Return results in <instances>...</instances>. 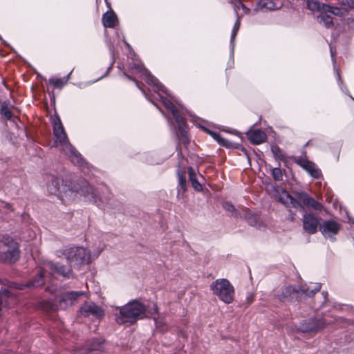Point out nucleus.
<instances>
[{
    "instance_id": "1",
    "label": "nucleus",
    "mask_w": 354,
    "mask_h": 354,
    "mask_svg": "<svg viewBox=\"0 0 354 354\" xmlns=\"http://www.w3.org/2000/svg\"><path fill=\"white\" fill-rule=\"evenodd\" d=\"M47 190L49 194L57 196L64 203L73 201L79 196H84L100 208L105 209L98 192L86 180L64 182L57 176H50L47 183Z\"/></svg>"
},
{
    "instance_id": "2",
    "label": "nucleus",
    "mask_w": 354,
    "mask_h": 354,
    "mask_svg": "<svg viewBox=\"0 0 354 354\" xmlns=\"http://www.w3.org/2000/svg\"><path fill=\"white\" fill-rule=\"evenodd\" d=\"M132 70V75H137L138 77L146 80L147 83L152 88L154 94L148 95L146 91L141 87L140 84L136 80V77L124 73V75L129 80H133L136 82L137 87L142 92L145 97L153 104L156 105L154 100H158V94H162L165 96L167 95L168 91L166 88L159 82V80L153 76L151 73L143 66L141 63L130 64Z\"/></svg>"
},
{
    "instance_id": "3",
    "label": "nucleus",
    "mask_w": 354,
    "mask_h": 354,
    "mask_svg": "<svg viewBox=\"0 0 354 354\" xmlns=\"http://www.w3.org/2000/svg\"><path fill=\"white\" fill-rule=\"evenodd\" d=\"M53 129L55 145L61 147L62 151L68 156L73 164L80 167H86L88 169V164L85 162L81 154L69 142L61 120L58 116L53 119Z\"/></svg>"
},
{
    "instance_id": "4",
    "label": "nucleus",
    "mask_w": 354,
    "mask_h": 354,
    "mask_svg": "<svg viewBox=\"0 0 354 354\" xmlns=\"http://www.w3.org/2000/svg\"><path fill=\"white\" fill-rule=\"evenodd\" d=\"M158 97L159 100L162 103L165 107L171 113L178 125L176 136L178 139L179 144L177 145L176 149L178 150L180 144L187 145L189 142V139L185 127V120L183 115L182 111H179L174 104V102L178 103L174 97L171 96L170 94H168L166 96L162 94H158Z\"/></svg>"
},
{
    "instance_id": "5",
    "label": "nucleus",
    "mask_w": 354,
    "mask_h": 354,
    "mask_svg": "<svg viewBox=\"0 0 354 354\" xmlns=\"http://www.w3.org/2000/svg\"><path fill=\"white\" fill-rule=\"evenodd\" d=\"M59 274L64 277H69L71 274L70 268L65 266H59L51 261L44 263L43 266L38 270V276L26 284H17V288L24 289V288H37L41 286L44 283V279L47 275Z\"/></svg>"
},
{
    "instance_id": "6",
    "label": "nucleus",
    "mask_w": 354,
    "mask_h": 354,
    "mask_svg": "<svg viewBox=\"0 0 354 354\" xmlns=\"http://www.w3.org/2000/svg\"><path fill=\"white\" fill-rule=\"evenodd\" d=\"M120 313L116 316L119 324L135 323L138 319L147 316L145 306L137 300L129 302L124 306L118 307Z\"/></svg>"
},
{
    "instance_id": "7",
    "label": "nucleus",
    "mask_w": 354,
    "mask_h": 354,
    "mask_svg": "<svg viewBox=\"0 0 354 354\" xmlns=\"http://www.w3.org/2000/svg\"><path fill=\"white\" fill-rule=\"evenodd\" d=\"M86 294L84 291H71L62 294L55 301L45 300L41 303V308L46 311H55L58 309L65 310L71 306L81 296Z\"/></svg>"
},
{
    "instance_id": "8",
    "label": "nucleus",
    "mask_w": 354,
    "mask_h": 354,
    "mask_svg": "<svg viewBox=\"0 0 354 354\" xmlns=\"http://www.w3.org/2000/svg\"><path fill=\"white\" fill-rule=\"evenodd\" d=\"M57 256L59 257L64 256L71 266L88 264L91 261L89 252L82 247L65 248L57 251Z\"/></svg>"
},
{
    "instance_id": "9",
    "label": "nucleus",
    "mask_w": 354,
    "mask_h": 354,
    "mask_svg": "<svg viewBox=\"0 0 354 354\" xmlns=\"http://www.w3.org/2000/svg\"><path fill=\"white\" fill-rule=\"evenodd\" d=\"M19 258L18 243L9 236L0 234V261L12 263Z\"/></svg>"
},
{
    "instance_id": "10",
    "label": "nucleus",
    "mask_w": 354,
    "mask_h": 354,
    "mask_svg": "<svg viewBox=\"0 0 354 354\" xmlns=\"http://www.w3.org/2000/svg\"><path fill=\"white\" fill-rule=\"evenodd\" d=\"M214 295L226 304H232L234 299L235 290L234 286L226 279H218L210 285Z\"/></svg>"
},
{
    "instance_id": "11",
    "label": "nucleus",
    "mask_w": 354,
    "mask_h": 354,
    "mask_svg": "<svg viewBox=\"0 0 354 354\" xmlns=\"http://www.w3.org/2000/svg\"><path fill=\"white\" fill-rule=\"evenodd\" d=\"M320 288V283H315L313 287L301 286L299 290H297L292 286H288L281 290V293L279 295V299L283 301L291 300L293 299L295 294H299V292L308 297H312L318 292Z\"/></svg>"
},
{
    "instance_id": "12",
    "label": "nucleus",
    "mask_w": 354,
    "mask_h": 354,
    "mask_svg": "<svg viewBox=\"0 0 354 354\" xmlns=\"http://www.w3.org/2000/svg\"><path fill=\"white\" fill-rule=\"evenodd\" d=\"M230 3L233 5L234 10L236 15V21L234 25L230 39L232 52L233 53L234 48V40L240 28L241 19L244 15L249 12L250 10L241 2V0H231Z\"/></svg>"
},
{
    "instance_id": "13",
    "label": "nucleus",
    "mask_w": 354,
    "mask_h": 354,
    "mask_svg": "<svg viewBox=\"0 0 354 354\" xmlns=\"http://www.w3.org/2000/svg\"><path fill=\"white\" fill-rule=\"evenodd\" d=\"M309 198V195L304 192L298 193L296 198H293L288 192L283 190L279 201L285 205L290 203L294 207L304 209Z\"/></svg>"
},
{
    "instance_id": "14",
    "label": "nucleus",
    "mask_w": 354,
    "mask_h": 354,
    "mask_svg": "<svg viewBox=\"0 0 354 354\" xmlns=\"http://www.w3.org/2000/svg\"><path fill=\"white\" fill-rule=\"evenodd\" d=\"M80 313L85 317H93L97 319L103 317L104 315V310L92 301L85 302L81 306Z\"/></svg>"
},
{
    "instance_id": "15",
    "label": "nucleus",
    "mask_w": 354,
    "mask_h": 354,
    "mask_svg": "<svg viewBox=\"0 0 354 354\" xmlns=\"http://www.w3.org/2000/svg\"><path fill=\"white\" fill-rule=\"evenodd\" d=\"M326 324L323 319H309L303 321L299 329L303 333L316 332L324 328Z\"/></svg>"
},
{
    "instance_id": "16",
    "label": "nucleus",
    "mask_w": 354,
    "mask_h": 354,
    "mask_svg": "<svg viewBox=\"0 0 354 354\" xmlns=\"http://www.w3.org/2000/svg\"><path fill=\"white\" fill-rule=\"evenodd\" d=\"M319 218L313 213L305 214L303 218V227L306 232L313 234L317 232Z\"/></svg>"
},
{
    "instance_id": "17",
    "label": "nucleus",
    "mask_w": 354,
    "mask_h": 354,
    "mask_svg": "<svg viewBox=\"0 0 354 354\" xmlns=\"http://www.w3.org/2000/svg\"><path fill=\"white\" fill-rule=\"evenodd\" d=\"M340 230V224L333 220L324 221L319 225V230L324 236L337 234Z\"/></svg>"
},
{
    "instance_id": "18",
    "label": "nucleus",
    "mask_w": 354,
    "mask_h": 354,
    "mask_svg": "<svg viewBox=\"0 0 354 354\" xmlns=\"http://www.w3.org/2000/svg\"><path fill=\"white\" fill-rule=\"evenodd\" d=\"M17 299L7 289H2L0 291V310L3 308H11L16 304Z\"/></svg>"
},
{
    "instance_id": "19",
    "label": "nucleus",
    "mask_w": 354,
    "mask_h": 354,
    "mask_svg": "<svg viewBox=\"0 0 354 354\" xmlns=\"http://www.w3.org/2000/svg\"><path fill=\"white\" fill-rule=\"evenodd\" d=\"M242 212L245 219L249 225L259 229L263 226V222L257 214L247 208L243 209Z\"/></svg>"
},
{
    "instance_id": "20",
    "label": "nucleus",
    "mask_w": 354,
    "mask_h": 354,
    "mask_svg": "<svg viewBox=\"0 0 354 354\" xmlns=\"http://www.w3.org/2000/svg\"><path fill=\"white\" fill-rule=\"evenodd\" d=\"M299 164L314 178H320L322 175L321 171L313 162L306 160H299Z\"/></svg>"
},
{
    "instance_id": "21",
    "label": "nucleus",
    "mask_w": 354,
    "mask_h": 354,
    "mask_svg": "<svg viewBox=\"0 0 354 354\" xmlns=\"http://www.w3.org/2000/svg\"><path fill=\"white\" fill-rule=\"evenodd\" d=\"M247 137L249 140L254 144L259 145L263 143L266 140V134L262 130H250L247 133Z\"/></svg>"
},
{
    "instance_id": "22",
    "label": "nucleus",
    "mask_w": 354,
    "mask_h": 354,
    "mask_svg": "<svg viewBox=\"0 0 354 354\" xmlns=\"http://www.w3.org/2000/svg\"><path fill=\"white\" fill-rule=\"evenodd\" d=\"M258 6L263 11L274 10L281 8L283 2L282 0H260Z\"/></svg>"
},
{
    "instance_id": "23",
    "label": "nucleus",
    "mask_w": 354,
    "mask_h": 354,
    "mask_svg": "<svg viewBox=\"0 0 354 354\" xmlns=\"http://www.w3.org/2000/svg\"><path fill=\"white\" fill-rule=\"evenodd\" d=\"M322 9L324 11H328L330 14L339 17L345 16L348 13V8L343 7L341 3L336 6L322 4Z\"/></svg>"
},
{
    "instance_id": "24",
    "label": "nucleus",
    "mask_w": 354,
    "mask_h": 354,
    "mask_svg": "<svg viewBox=\"0 0 354 354\" xmlns=\"http://www.w3.org/2000/svg\"><path fill=\"white\" fill-rule=\"evenodd\" d=\"M102 20L105 28H114L118 23V17L113 10L105 12Z\"/></svg>"
},
{
    "instance_id": "25",
    "label": "nucleus",
    "mask_w": 354,
    "mask_h": 354,
    "mask_svg": "<svg viewBox=\"0 0 354 354\" xmlns=\"http://www.w3.org/2000/svg\"><path fill=\"white\" fill-rule=\"evenodd\" d=\"M329 14L328 11H324L322 8L320 14L317 16L318 22L326 28H332L334 26L333 17Z\"/></svg>"
},
{
    "instance_id": "26",
    "label": "nucleus",
    "mask_w": 354,
    "mask_h": 354,
    "mask_svg": "<svg viewBox=\"0 0 354 354\" xmlns=\"http://www.w3.org/2000/svg\"><path fill=\"white\" fill-rule=\"evenodd\" d=\"M203 129L207 132L208 134H209L220 145L225 147H230L231 145V143L226 139L223 138L219 133L214 132L213 131H211L207 128L203 127Z\"/></svg>"
},
{
    "instance_id": "27",
    "label": "nucleus",
    "mask_w": 354,
    "mask_h": 354,
    "mask_svg": "<svg viewBox=\"0 0 354 354\" xmlns=\"http://www.w3.org/2000/svg\"><path fill=\"white\" fill-rule=\"evenodd\" d=\"M189 179L192 183L193 188L196 191H201L203 189L202 185L198 182L196 178V174L192 167L188 168Z\"/></svg>"
},
{
    "instance_id": "28",
    "label": "nucleus",
    "mask_w": 354,
    "mask_h": 354,
    "mask_svg": "<svg viewBox=\"0 0 354 354\" xmlns=\"http://www.w3.org/2000/svg\"><path fill=\"white\" fill-rule=\"evenodd\" d=\"M71 73H72V71H71L70 73L66 77H64L62 78H54V77L50 78L48 82L50 84H52L55 88H62L67 83V82L68 80V77Z\"/></svg>"
},
{
    "instance_id": "29",
    "label": "nucleus",
    "mask_w": 354,
    "mask_h": 354,
    "mask_svg": "<svg viewBox=\"0 0 354 354\" xmlns=\"http://www.w3.org/2000/svg\"><path fill=\"white\" fill-rule=\"evenodd\" d=\"M271 151L275 158L284 161L286 160V156L284 152L277 145L271 147Z\"/></svg>"
},
{
    "instance_id": "30",
    "label": "nucleus",
    "mask_w": 354,
    "mask_h": 354,
    "mask_svg": "<svg viewBox=\"0 0 354 354\" xmlns=\"http://www.w3.org/2000/svg\"><path fill=\"white\" fill-rule=\"evenodd\" d=\"M12 211V207L10 204L4 201H0V218H4V215L7 214L9 212Z\"/></svg>"
},
{
    "instance_id": "31",
    "label": "nucleus",
    "mask_w": 354,
    "mask_h": 354,
    "mask_svg": "<svg viewBox=\"0 0 354 354\" xmlns=\"http://www.w3.org/2000/svg\"><path fill=\"white\" fill-rule=\"evenodd\" d=\"M307 3V8L313 11H321L322 5L319 0H306Z\"/></svg>"
},
{
    "instance_id": "32",
    "label": "nucleus",
    "mask_w": 354,
    "mask_h": 354,
    "mask_svg": "<svg viewBox=\"0 0 354 354\" xmlns=\"http://www.w3.org/2000/svg\"><path fill=\"white\" fill-rule=\"evenodd\" d=\"M223 208H224V209L225 211L231 212L233 216H234L236 217L242 216L240 212H239L235 209V207H234V205L231 203H230V202H225L223 204Z\"/></svg>"
},
{
    "instance_id": "33",
    "label": "nucleus",
    "mask_w": 354,
    "mask_h": 354,
    "mask_svg": "<svg viewBox=\"0 0 354 354\" xmlns=\"http://www.w3.org/2000/svg\"><path fill=\"white\" fill-rule=\"evenodd\" d=\"M0 112L8 120H11L12 119V111L6 104L3 103L1 105Z\"/></svg>"
},
{
    "instance_id": "34",
    "label": "nucleus",
    "mask_w": 354,
    "mask_h": 354,
    "mask_svg": "<svg viewBox=\"0 0 354 354\" xmlns=\"http://www.w3.org/2000/svg\"><path fill=\"white\" fill-rule=\"evenodd\" d=\"M178 186L183 192L186 190V178L184 172L178 171Z\"/></svg>"
},
{
    "instance_id": "35",
    "label": "nucleus",
    "mask_w": 354,
    "mask_h": 354,
    "mask_svg": "<svg viewBox=\"0 0 354 354\" xmlns=\"http://www.w3.org/2000/svg\"><path fill=\"white\" fill-rule=\"evenodd\" d=\"M330 56H331V59H332V61L333 62V64H334V70L337 73V78H338V81H339V85L340 86H342L341 85L342 84V80L341 79V77H340V74H339V70L337 68H336L335 66V51L333 50V48L330 46ZM341 88L342 89V87H341Z\"/></svg>"
},
{
    "instance_id": "36",
    "label": "nucleus",
    "mask_w": 354,
    "mask_h": 354,
    "mask_svg": "<svg viewBox=\"0 0 354 354\" xmlns=\"http://www.w3.org/2000/svg\"><path fill=\"white\" fill-rule=\"evenodd\" d=\"M306 207H310L315 210H320L322 208V204L316 201L313 198L310 196L307 202Z\"/></svg>"
},
{
    "instance_id": "37",
    "label": "nucleus",
    "mask_w": 354,
    "mask_h": 354,
    "mask_svg": "<svg viewBox=\"0 0 354 354\" xmlns=\"http://www.w3.org/2000/svg\"><path fill=\"white\" fill-rule=\"evenodd\" d=\"M272 176L275 180L280 181L283 179V174L279 167H275L272 170Z\"/></svg>"
},
{
    "instance_id": "38",
    "label": "nucleus",
    "mask_w": 354,
    "mask_h": 354,
    "mask_svg": "<svg viewBox=\"0 0 354 354\" xmlns=\"http://www.w3.org/2000/svg\"><path fill=\"white\" fill-rule=\"evenodd\" d=\"M341 5L343 7H346V8H348V12L349 10L354 8V0L342 1L341 2Z\"/></svg>"
},
{
    "instance_id": "39",
    "label": "nucleus",
    "mask_w": 354,
    "mask_h": 354,
    "mask_svg": "<svg viewBox=\"0 0 354 354\" xmlns=\"http://www.w3.org/2000/svg\"><path fill=\"white\" fill-rule=\"evenodd\" d=\"M156 326L158 329H159L161 331H163L166 329V326L162 323L161 321H155Z\"/></svg>"
},
{
    "instance_id": "40",
    "label": "nucleus",
    "mask_w": 354,
    "mask_h": 354,
    "mask_svg": "<svg viewBox=\"0 0 354 354\" xmlns=\"http://www.w3.org/2000/svg\"><path fill=\"white\" fill-rule=\"evenodd\" d=\"M322 294V295L324 297V301H326V299H327V297H328V292H325V291H323Z\"/></svg>"
},
{
    "instance_id": "41",
    "label": "nucleus",
    "mask_w": 354,
    "mask_h": 354,
    "mask_svg": "<svg viewBox=\"0 0 354 354\" xmlns=\"http://www.w3.org/2000/svg\"><path fill=\"white\" fill-rule=\"evenodd\" d=\"M124 44L128 48H131L130 45L127 41H124Z\"/></svg>"
},
{
    "instance_id": "42",
    "label": "nucleus",
    "mask_w": 354,
    "mask_h": 354,
    "mask_svg": "<svg viewBox=\"0 0 354 354\" xmlns=\"http://www.w3.org/2000/svg\"><path fill=\"white\" fill-rule=\"evenodd\" d=\"M111 66H112V64L107 68L106 73H108L109 71V70L111 68Z\"/></svg>"
},
{
    "instance_id": "43",
    "label": "nucleus",
    "mask_w": 354,
    "mask_h": 354,
    "mask_svg": "<svg viewBox=\"0 0 354 354\" xmlns=\"http://www.w3.org/2000/svg\"><path fill=\"white\" fill-rule=\"evenodd\" d=\"M157 310L158 309H157L156 306H155V312H157Z\"/></svg>"
},
{
    "instance_id": "44",
    "label": "nucleus",
    "mask_w": 354,
    "mask_h": 354,
    "mask_svg": "<svg viewBox=\"0 0 354 354\" xmlns=\"http://www.w3.org/2000/svg\"><path fill=\"white\" fill-rule=\"evenodd\" d=\"M351 97L352 98V100H354V97H353L352 96H351Z\"/></svg>"
}]
</instances>
